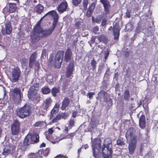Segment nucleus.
I'll use <instances>...</instances> for the list:
<instances>
[{"label":"nucleus","instance_id":"obj_1","mask_svg":"<svg viewBox=\"0 0 158 158\" xmlns=\"http://www.w3.org/2000/svg\"><path fill=\"white\" fill-rule=\"evenodd\" d=\"M56 26V23H54L52 28L46 30H43L40 27L39 25L37 24L34 31L32 32L31 39L32 42L35 43L42 36H48L50 35L54 30Z\"/></svg>","mask_w":158,"mask_h":158},{"label":"nucleus","instance_id":"obj_2","mask_svg":"<svg viewBox=\"0 0 158 158\" xmlns=\"http://www.w3.org/2000/svg\"><path fill=\"white\" fill-rule=\"evenodd\" d=\"M39 85L38 83L34 84L30 88L28 94V97L29 99L32 101L39 102L41 100L40 95L38 92L39 90Z\"/></svg>","mask_w":158,"mask_h":158},{"label":"nucleus","instance_id":"obj_3","mask_svg":"<svg viewBox=\"0 0 158 158\" xmlns=\"http://www.w3.org/2000/svg\"><path fill=\"white\" fill-rule=\"evenodd\" d=\"M112 141L110 138H107L104 140L102 147V155H112Z\"/></svg>","mask_w":158,"mask_h":158},{"label":"nucleus","instance_id":"obj_4","mask_svg":"<svg viewBox=\"0 0 158 158\" xmlns=\"http://www.w3.org/2000/svg\"><path fill=\"white\" fill-rule=\"evenodd\" d=\"M93 156L94 158H101V153L99 152L101 149L100 140L98 139H94L92 142Z\"/></svg>","mask_w":158,"mask_h":158},{"label":"nucleus","instance_id":"obj_5","mask_svg":"<svg viewBox=\"0 0 158 158\" xmlns=\"http://www.w3.org/2000/svg\"><path fill=\"white\" fill-rule=\"evenodd\" d=\"M31 113V107L30 106L27 104L25 105L17 111L18 115L21 118L29 117Z\"/></svg>","mask_w":158,"mask_h":158},{"label":"nucleus","instance_id":"obj_6","mask_svg":"<svg viewBox=\"0 0 158 158\" xmlns=\"http://www.w3.org/2000/svg\"><path fill=\"white\" fill-rule=\"evenodd\" d=\"M11 95L14 102L16 104L20 103L21 98V90L19 88H15L12 91Z\"/></svg>","mask_w":158,"mask_h":158},{"label":"nucleus","instance_id":"obj_7","mask_svg":"<svg viewBox=\"0 0 158 158\" xmlns=\"http://www.w3.org/2000/svg\"><path fill=\"white\" fill-rule=\"evenodd\" d=\"M21 74V71L18 67L13 69L11 72V81L14 83L17 82L20 77Z\"/></svg>","mask_w":158,"mask_h":158},{"label":"nucleus","instance_id":"obj_8","mask_svg":"<svg viewBox=\"0 0 158 158\" xmlns=\"http://www.w3.org/2000/svg\"><path fill=\"white\" fill-rule=\"evenodd\" d=\"M64 52L63 51H58L56 54L55 60L54 64L57 68L61 66L64 56Z\"/></svg>","mask_w":158,"mask_h":158},{"label":"nucleus","instance_id":"obj_9","mask_svg":"<svg viewBox=\"0 0 158 158\" xmlns=\"http://www.w3.org/2000/svg\"><path fill=\"white\" fill-rule=\"evenodd\" d=\"M20 123L17 120H14L11 126V132L13 135H17L20 132Z\"/></svg>","mask_w":158,"mask_h":158},{"label":"nucleus","instance_id":"obj_10","mask_svg":"<svg viewBox=\"0 0 158 158\" xmlns=\"http://www.w3.org/2000/svg\"><path fill=\"white\" fill-rule=\"evenodd\" d=\"M12 30V28L10 22L8 20L6 21L5 23L4 26L2 27V33L3 35H9L11 33Z\"/></svg>","mask_w":158,"mask_h":158},{"label":"nucleus","instance_id":"obj_11","mask_svg":"<svg viewBox=\"0 0 158 158\" xmlns=\"http://www.w3.org/2000/svg\"><path fill=\"white\" fill-rule=\"evenodd\" d=\"M31 136V134L27 135L25 137L23 142V145L18 146L22 150L25 151L27 147L31 144H33V141Z\"/></svg>","mask_w":158,"mask_h":158},{"label":"nucleus","instance_id":"obj_12","mask_svg":"<svg viewBox=\"0 0 158 158\" xmlns=\"http://www.w3.org/2000/svg\"><path fill=\"white\" fill-rule=\"evenodd\" d=\"M16 9V6L15 4L8 3L3 9V12L5 14L12 13L15 11Z\"/></svg>","mask_w":158,"mask_h":158},{"label":"nucleus","instance_id":"obj_13","mask_svg":"<svg viewBox=\"0 0 158 158\" xmlns=\"http://www.w3.org/2000/svg\"><path fill=\"white\" fill-rule=\"evenodd\" d=\"M52 102V100L51 98H46L44 100L43 105L40 107L41 111L44 112L47 111L51 106Z\"/></svg>","mask_w":158,"mask_h":158},{"label":"nucleus","instance_id":"obj_14","mask_svg":"<svg viewBox=\"0 0 158 158\" xmlns=\"http://www.w3.org/2000/svg\"><path fill=\"white\" fill-rule=\"evenodd\" d=\"M135 131V129L133 128H130L128 130L125 136L127 140H136L135 137L134 135Z\"/></svg>","mask_w":158,"mask_h":158},{"label":"nucleus","instance_id":"obj_15","mask_svg":"<svg viewBox=\"0 0 158 158\" xmlns=\"http://www.w3.org/2000/svg\"><path fill=\"white\" fill-rule=\"evenodd\" d=\"M101 2L103 5L105 14L106 15H109L110 12V5L109 2L106 0H101Z\"/></svg>","mask_w":158,"mask_h":158},{"label":"nucleus","instance_id":"obj_16","mask_svg":"<svg viewBox=\"0 0 158 158\" xmlns=\"http://www.w3.org/2000/svg\"><path fill=\"white\" fill-rule=\"evenodd\" d=\"M37 53L35 52L31 55L29 63V66L30 68H33L34 63L36 61L37 57Z\"/></svg>","mask_w":158,"mask_h":158},{"label":"nucleus","instance_id":"obj_17","mask_svg":"<svg viewBox=\"0 0 158 158\" xmlns=\"http://www.w3.org/2000/svg\"><path fill=\"white\" fill-rule=\"evenodd\" d=\"M47 15H50L53 17L54 19V22H53V23H57V21L58 19V15L55 11L52 10L46 14L44 16H43L41 18V19L44 18Z\"/></svg>","mask_w":158,"mask_h":158},{"label":"nucleus","instance_id":"obj_18","mask_svg":"<svg viewBox=\"0 0 158 158\" xmlns=\"http://www.w3.org/2000/svg\"><path fill=\"white\" fill-rule=\"evenodd\" d=\"M68 6L66 1L60 3L57 7V10L59 13H62L65 11Z\"/></svg>","mask_w":158,"mask_h":158},{"label":"nucleus","instance_id":"obj_19","mask_svg":"<svg viewBox=\"0 0 158 158\" xmlns=\"http://www.w3.org/2000/svg\"><path fill=\"white\" fill-rule=\"evenodd\" d=\"M73 63L70 62L67 68L66 71V77H70L73 74Z\"/></svg>","mask_w":158,"mask_h":158},{"label":"nucleus","instance_id":"obj_20","mask_svg":"<svg viewBox=\"0 0 158 158\" xmlns=\"http://www.w3.org/2000/svg\"><path fill=\"white\" fill-rule=\"evenodd\" d=\"M96 4L94 2H92L89 7L86 13V16L87 17L89 18L91 16L96 6Z\"/></svg>","mask_w":158,"mask_h":158},{"label":"nucleus","instance_id":"obj_21","mask_svg":"<svg viewBox=\"0 0 158 158\" xmlns=\"http://www.w3.org/2000/svg\"><path fill=\"white\" fill-rule=\"evenodd\" d=\"M70 99L68 97H65L64 98L62 102V105L61 107V109L62 110H64L70 105Z\"/></svg>","mask_w":158,"mask_h":158},{"label":"nucleus","instance_id":"obj_22","mask_svg":"<svg viewBox=\"0 0 158 158\" xmlns=\"http://www.w3.org/2000/svg\"><path fill=\"white\" fill-rule=\"evenodd\" d=\"M114 38L115 40L118 39L119 35L120 29L118 25H115L113 27Z\"/></svg>","mask_w":158,"mask_h":158},{"label":"nucleus","instance_id":"obj_23","mask_svg":"<svg viewBox=\"0 0 158 158\" xmlns=\"http://www.w3.org/2000/svg\"><path fill=\"white\" fill-rule=\"evenodd\" d=\"M135 143L136 140H130L128 148L131 154H132L134 152L136 147Z\"/></svg>","mask_w":158,"mask_h":158},{"label":"nucleus","instance_id":"obj_24","mask_svg":"<svg viewBox=\"0 0 158 158\" xmlns=\"http://www.w3.org/2000/svg\"><path fill=\"white\" fill-rule=\"evenodd\" d=\"M98 98L100 99L103 98L105 102H106L107 101L108 95L104 91H101L98 93Z\"/></svg>","mask_w":158,"mask_h":158},{"label":"nucleus","instance_id":"obj_25","mask_svg":"<svg viewBox=\"0 0 158 158\" xmlns=\"http://www.w3.org/2000/svg\"><path fill=\"white\" fill-rule=\"evenodd\" d=\"M72 55V52L71 49L68 48L66 51L64 56V60L65 62H68L71 60V58Z\"/></svg>","mask_w":158,"mask_h":158},{"label":"nucleus","instance_id":"obj_26","mask_svg":"<svg viewBox=\"0 0 158 158\" xmlns=\"http://www.w3.org/2000/svg\"><path fill=\"white\" fill-rule=\"evenodd\" d=\"M146 124L145 116L144 115L141 116L139 120V125L142 129L145 127Z\"/></svg>","mask_w":158,"mask_h":158},{"label":"nucleus","instance_id":"obj_27","mask_svg":"<svg viewBox=\"0 0 158 158\" xmlns=\"http://www.w3.org/2000/svg\"><path fill=\"white\" fill-rule=\"evenodd\" d=\"M60 107V105L59 104L57 103L56 104L53 109L51 111V115L50 118L52 119V117H54L53 115L54 114L58 111V109Z\"/></svg>","mask_w":158,"mask_h":158},{"label":"nucleus","instance_id":"obj_28","mask_svg":"<svg viewBox=\"0 0 158 158\" xmlns=\"http://www.w3.org/2000/svg\"><path fill=\"white\" fill-rule=\"evenodd\" d=\"M44 10V7L41 4H39L35 6V11L37 13L40 14L42 13Z\"/></svg>","mask_w":158,"mask_h":158},{"label":"nucleus","instance_id":"obj_29","mask_svg":"<svg viewBox=\"0 0 158 158\" xmlns=\"http://www.w3.org/2000/svg\"><path fill=\"white\" fill-rule=\"evenodd\" d=\"M31 137L33 143H37L39 141V136L38 135L36 134L33 135L31 134Z\"/></svg>","mask_w":158,"mask_h":158},{"label":"nucleus","instance_id":"obj_30","mask_svg":"<svg viewBox=\"0 0 158 158\" xmlns=\"http://www.w3.org/2000/svg\"><path fill=\"white\" fill-rule=\"evenodd\" d=\"M10 149L8 147H5L3 149V152H2V154L5 156H7L10 153Z\"/></svg>","mask_w":158,"mask_h":158},{"label":"nucleus","instance_id":"obj_31","mask_svg":"<svg viewBox=\"0 0 158 158\" xmlns=\"http://www.w3.org/2000/svg\"><path fill=\"white\" fill-rule=\"evenodd\" d=\"M105 14H102L101 15H98L97 16L95 19V22L98 23H101V20H102Z\"/></svg>","mask_w":158,"mask_h":158},{"label":"nucleus","instance_id":"obj_32","mask_svg":"<svg viewBox=\"0 0 158 158\" xmlns=\"http://www.w3.org/2000/svg\"><path fill=\"white\" fill-rule=\"evenodd\" d=\"M41 91L44 94H48L50 92L51 90L49 88L44 87L41 89Z\"/></svg>","mask_w":158,"mask_h":158},{"label":"nucleus","instance_id":"obj_33","mask_svg":"<svg viewBox=\"0 0 158 158\" xmlns=\"http://www.w3.org/2000/svg\"><path fill=\"white\" fill-rule=\"evenodd\" d=\"M117 144L120 146L124 145L125 144V140L123 139L120 138L117 140Z\"/></svg>","mask_w":158,"mask_h":158},{"label":"nucleus","instance_id":"obj_34","mask_svg":"<svg viewBox=\"0 0 158 158\" xmlns=\"http://www.w3.org/2000/svg\"><path fill=\"white\" fill-rule=\"evenodd\" d=\"M59 91V90L58 89L54 87L52 90V93L54 97H56V94L58 93Z\"/></svg>","mask_w":158,"mask_h":158},{"label":"nucleus","instance_id":"obj_35","mask_svg":"<svg viewBox=\"0 0 158 158\" xmlns=\"http://www.w3.org/2000/svg\"><path fill=\"white\" fill-rule=\"evenodd\" d=\"M75 133H72L69 134L65 136L64 137L62 138L63 139H70L71 140L73 139V137L75 135Z\"/></svg>","mask_w":158,"mask_h":158},{"label":"nucleus","instance_id":"obj_36","mask_svg":"<svg viewBox=\"0 0 158 158\" xmlns=\"http://www.w3.org/2000/svg\"><path fill=\"white\" fill-rule=\"evenodd\" d=\"M130 97V92L128 90H126L124 93V99L125 100H128Z\"/></svg>","mask_w":158,"mask_h":158},{"label":"nucleus","instance_id":"obj_37","mask_svg":"<svg viewBox=\"0 0 158 158\" xmlns=\"http://www.w3.org/2000/svg\"><path fill=\"white\" fill-rule=\"evenodd\" d=\"M107 15L105 14V16H104L102 20L101 25L102 26H104L106 24L107 21V18L106 17L107 16Z\"/></svg>","mask_w":158,"mask_h":158},{"label":"nucleus","instance_id":"obj_38","mask_svg":"<svg viewBox=\"0 0 158 158\" xmlns=\"http://www.w3.org/2000/svg\"><path fill=\"white\" fill-rule=\"evenodd\" d=\"M88 4V0H83L82 5L84 9L85 10H86L87 9V6Z\"/></svg>","mask_w":158,"mask_h":158},{"label":"nucleus","instance_id":"obj_39","mask_svg":"<svg viewBox=\"0 0 158 158\" xmlns=\"http://www.w3.org/2000/svg\"><path fill=\"white\" fill-rule=\"evenodd\" d=\"M97 63V62L95 60L93 59L91 60V65L92 67V69L93 70L96 69Z\"/></svg>","mask_w":158,"mask_h":158},{"label":"nucleus","instance_id":"obj_40","mask_svg":"<svg viewBox=\"0 0 158 158\" xmlns=\"http://www.w3.org/2000/svg\"><path fill=\"white\" fill-rule=\"evenodd\" d=\"M60 119L61 118L65 119L67 118L68 115L67 114L65 113H61L58 114Z\"/></svg>","mask_w":158,"mask_h":158},{"label":"nucleus","instance_id":"obj_41","mask_svg":"<svg viewBox=\"0 0 158 158\" xmlns=\"http://www.w3.org/2000/svg\"><path fill=\"white\" fill-rule=\"evenodd\" d=\"M60 117L58 114H57V115L53 119H52V123H55L57 122L59 120H60Z\"/></svg>","mask_w":158,"mask_h":158},{"label":"nucleus","instance_id":"obj_42","mask_svg":"<svg viewBox=\"0 0 158 158\" xmlns=\"http://www.w3.org/2000/svg\"><path fill=\"white\" fill-rule=\"evenodd\" d=\"M44 125L43 122L39 121L36 122L34 125V126L35 127H41Z\"/></svg>","mask_w":158,"mask_h":158},{"label":"nucleus","instance_id":"obj_43","mask_svg":"<svg viewBox=\"0 0 158 158\" xmlns=\"http://www.w3.org/2000/svg\"><path fill=\"white\" fill-rule=\"evenodd\" d=\"M81 0H72V3L75 6H77L80 3Z\"/></svg>","mask_w":158,"mask_h":158},{"label":"nucleus","instance_id":"obj_44","mask_svg":"<svg viewBox=\"0 0 158 158\" xmlns=\"http://www.w3.org/2000/svg\"><path fill=\"white\" fill-rule=\"evenodd\" d=\"M94 94V93L90 92L88 93L87 96L89 97V99H90L93 98V96Z\"/></svg>","mask_w":158,"mask_h":158},{"label":"nucleus","instance_id":"obj_45","mask_svg":"<svg viewBox=\"0 0 158 158\" xmlns=\"http://www.w3.org/2000/svg\"><path fill=\"white\" fill-rule=\"evenodd\" d=\"M75 122L74 120L71 119L69 122V125L71 127H73L74 126Z\"/></svg>","mask_w":158,"mask_h":158},{"label":"nucleus","instance_id":"obj_46","mask_svg":"<svg viewBox=\"0 0 158 158\" xmlns=\"http://www.w3.org/2000/svg\"><path fill=\"white\" fill-rule=\"evenodd\" d=\"M29 158H37V154L34 153H31L29 155Z\"/></svg>","mask_w":158,"mask_h":158},{"label":"nucleus","instance_id":"obj_47","mask_svg":"<svg viewBox=\"0 0 158 158\" xmlns=\"http://www.w3.org/2000/svg\"><path fill=\"white\" fill-rule=\"evenodd\" d=\"M109 54V53L108 50L105 51L104 53V59L105 60H106L107 58H108Z\"/></svg>","mask_w":158,"mask_h":158},{"label":"nucleus","instance_id":"obj_48","mask_svg":"<svg viewBox=\"0 0 158 158\" xmlns=\"http://www.w3.org/2000/svg\"><path fill=\"white\" fill-rule=\"evenodd\" d=\"M98 39L100 41H103L105 39V37L104 35H101L98 37Z\"/></svg>","mask_w":158,"mask_h":158},{"label":"nucleus","instance_id":"obj_49","mask_svg":"<svg viewBox=\"0 0 158 158\" xmlns=\"http://www.w3.org/2000/svg\"><path fill=\"white\" fill-rule=\"evenodd\" d=\"M98 30L99 28L97 26L94 27L93 29V32L95 33H96L98 31Z\"/></svg>","mask_w":158,"mask_h":158},{"label":"nucleus","instance_id":"obj_50","mask_svg":"<svg viewBox=\"0 0 158 158\" xmlns=\"http://www.w3.org/2000/svg\"><path fill=\"white\" fill-rule=\"evenodd\" d=\"M35 65L36 66L38 69L40 68V64L38 61H35L34 63Z\"/></svg>","mask_w":158,"mask_h":158},{"label":"nucleus","instance_id":"obj_51","mask_svg":"<svg viewBox=\"0 0 158 158\" xmlns=\"http://www.w3.org/2000/svg\"><path fill=\"white\" fill-rule=\"evenodd\" d=\"M126 16L128 18H130L131 17L130 12L127 10L126 13Z\"/></svg>","mask_w":158,"mask_h":158},{"label":"nucleus","instance_id":"obj_52","mask_svg":"<svg viewBox=\"0 0 158 158\" xmlns=\"http://www.w3.org/2000/svg\"><path fill=\"white\" fill-rule=\"evenodd\" d=\"M112 155H103V158H110Z\"/></svg>","mask_w":158,"mask_h":158},{"label":"nucleus","instance_id":"obj_53","mask_svg":"<svg viewBox=\"0 0 158 158\" xmlns=\"http://www.w3.org/2000/svg\"><path fill=\"white\" fill-rule=\"evenodd\" d=\"M48 132L49 134H52L54 132V130L52 129V128H51L48 129Z\"/></svg>","mask_w":158,"mask_h":158},{"label":"nucleus","instance_id":"obj_54","mask_svg":"<svg viewBox=\"0 0 158 158\" xmlns=\"http://www.w3.org/2000/svg\"><path fill=\"white\" fill-rule=\"evenodd\" d=\"M95 40V37H92V38H91V43L92 44L94 42Z\"/></svg>","mask_w":158,"mask_h":158},{"label":"nucleus","instance_id":"obj_55","mask_svg":"<svg viewBox=\"0 0 158 158\" xmlns=\"http://www.w3.org/2000/svg\"><path fill=\"white\" fill-rule=\"evenodd\" d=\"M143 146H144L143 144V143H142L141 145L140 148V152H142V151H143Z\"/></svg>","mask_w":158,"mask_h":158},{"label":"nucleus","instance_id":"obj_56","mask_svg":"<svg viewBox=\"0 0 158 158\" xmlns=\"http://www.w3.org/2000/svg\"><path fill=\"white\" fill-rule=\"evenodd\" d=\"M55 158H64V156L60 155L57 156Z\"/></svg>","mask_w":158,"mask_h":158},{"label":"nucleus","instance_id":"obj_57","mask_svg":"<svg viewBox=\"0 0 158 158\" xmlns=\"http://www.w3.org/2000/svg\"><path fill=\"white\" fill-rule=\"evenodd\" d=\"M46 146L45 144L44 143H43L40 146V147H45Z\"/></svg>","mask_w":158,"mask_h":158},{"label":"nucleus","instance_id":"obj_58","mask_svg":"<svg viewBox=\"0 0 158 158\" xmlns=\"http://www.w3.org/2000/svg\"><path fill=\"white\" fill-rule=\"evenodd\" d=\"M45 57H46L45 54H43V52L42 54L41 57L42 58H44Z\"/></svg>","mask_w":158,"mask_h":158},{"label":"nucleus","instance_id":"obj_59","mask_svg":"<svg viewBox=\"0 0 158 158\" xmlns=\"http://www.w3.org/2000/svg\"><path fill=\"white\" fill-rule=\"evenodd\" d=\"M79 23L78 22L76 23L75 24V26L77 27H78V26Z\"/></svg>","mask_w":158,"mask_h":158},{"label":"nucleus","instance_id":"obj_60","mask_svg":"<svg viewBox=\"0 0 158 158\" xmlns=\"http://www.w3.org/2000/svg\"><path fill=\"white\" fill-rule=\"evenodd\" d=\"M65 131H66L65 133H67L68 132V128L67 127H65Z\"/></svg>","mask_w":158,"mask_h":158},{"label":"nucleus","instance_id":"obj_61","mask_svg":"<svg viewBox=\"0 0 158 158\" xmlns=\"http://www.w3.org/2000/svg\"><path fill=\"white\" fill-rule=\"evenodd\" d=\"M93 2H94L95 3H96L97 2V0H91Z\"/></svg>","mask_w":158,"mask_h":158},{"label":"nucleus","instance_id":"obj_62","mask_svg":"<svg viewBox=\"0 0 158 158\" xmlns=\"http://www.w3.org/2000/svg\"><path fill=\"white\" fill-rule=\"evenodd\" d=\"M76 116V115L75 113H73V117H75Z\"/></svg>","mask_w":158,"mask_h":158},{"label":"nucleus","instance_id":"obj_63","mask_svg":"<svg viewBox=\"0 0 158 158\" xmlns=\"http://www.w3.org/2000/svg\"><path fill=\"white\" fill-rule=\"evenodd\" d=\"M81 148H79L78 150V153H80V152H81Z\"/></svg>","mask_w":158,"mask_h":158},{"label":"nucleus","instance_id":"obj_64","mask_svg":"<svg viewBox=\"0 0 158 158\" xmlns=\"http://www.w3.org/2000/svg\"><path fill=\"white\" fill-rule=\"evenodd\" d=\"M59 1V0H53V2L55 3L56 2H58Z\"/></svg>","mask_w":158,"mask_h":158}]
</instances>
